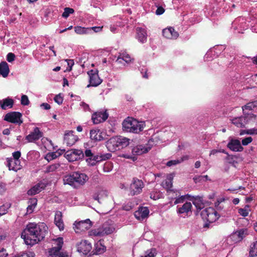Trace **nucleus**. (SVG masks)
I'll use <instances>...</instances> for the list:
<instances>
[{"label":"nucleus","instance_id":"obj_1","mask_svg":"<svg viewBox=\"0 0 257 257\" xmlns=\"http://www.w3.org/2000/svg\"><path fill=\"white\" fill-rule=\"evenodd\" d=\"M48 227L44 223H29L21 233V237L28 245H33L42 241L45 237Z\"/></svg>","mask_w":257,"mask_h":257},{"label":"nucleus","instance_id":"obj_2","mask_svg":"<svg viewBox=\"0 0 257 257\" xmlns=\"http://www.w3.org/2000/svg\"><path fill=\"white\" fill-rule=\"evenodd\" d=\"M88 180V177L86 174L76 172L65 175L63 180L64 184H67L73 188H77L80 185H84Z\"/></svg>","mask_w":257,"mask_h":257},{"label":"nucleus","instance_id":"obj_3","mask_svg":"<svg viewBox=\"0 0 257 257\" xmlns=\"http://www.w3.org/2000/svg\"><path fill=\"white\" fill-rule=\"evenodd\" d=\"M130 144V140L125 137L116 136L109 139L106 142V147L110 152H115L127 147Z\"/></svg>","mask_w":257,"mask_h":257},{"label":"nucleus","instance_id":"obj_4","mask_svg":"<svg viewBox=\"0 0 257 257\" xmlns=\"http://www.w3.org/2000/svg\"><path fill=\"white\" fill-rule=\"evenodd\" d=\"M122 125L123 131L133 133H140L145 126L144 122L129 117L123 120Z\"/></svg>","mask_w":257,"mask_h":257},{"label":"nucleus","instance_id":"obj_5","mask_svg":"<svg viewBox=\"0 0 257 257\" xmlns=\"http://www.w3.org/2000/svg\"><path fill=\"white\" fill-rule=\"evenodd\" d=\"M159 139L157 137H153L150 139L146 145H140L136 146L133 149V153L137 155H141L147 153L154 145H157Z\"/></svg>","mask_w":257,"mask_h":257},{"label":"nucleus","instance_id":"obj_6","mask_svg":"<svg viewBox=\"0 0 257 257\" xmlns=\"http://www.w3.org/2000/svg\"><path fill=\"white\" fill-rule=\"evenodd\" d=\"M255 116L252 113L245 114L243 116L235 117L231 119V122L238 127H244L248 124L251 120L255 119Z\"/></svg>","mask_w":257,"mask_h":257},{"label":"nucleus","instance_id":"obj_7","mask_svg":"<svg viewBox=\"0 0 257 257\" xmlns=\"http://www.w3.org/2000/svg\"><path fill=\"white\" fill-rule=\"evenodd\" d=\"M114 230V227L111 225L104 224L101 227L94 229L90 231V235L102 236L111 234Z\"/></svg>","mask_w":257,"mask_h":257},{"label":"nucleus","instance_id":"obj_8","mask_svg":"<svg viewBox=\"0 0 257 257\" xmlns=\"http://www.w3.org/2000/svg\"><path fill=\"white\" fill-rule=\"evenodd\" d=\"M202 218L209 223L214 222L218 218L217 212L213 207H208L203 209L201 213Z\"/></svg>","mask_w":257,"mask_h":257},{"label":"nucleus","instance_id":"obj_9","mask_svg":"<svg viewBox=\"0 0 257 257\" xmlns=\"http://www.w3.org/2000/svg\"><path fill=\"white\" fill-rule=\"evenodd\" d=\"M145 184L142 180L137 178H133L130 186V194L135 196L140 194L144 187Z\"/></svg>","mask_w":257,"mask_h":257},{"label":"nucleus","instance_id":"obj_10","mask_svg":"<svg viewBox=\"0 0 257 257\" xmlns=\"http://www.w3.org/2000/svg\"><path fill=\"white\" fill-rule=\"evenodd\" d=\"M56 242L57 246L49 250L48 257H67L66 254L60 252L63 243V238L61 237L58 238L56 240Z\"/></svg>","mask_w":257,"mask_h":257},{"label":"nucleus","instance_id":"obj_11","mask_svg":"<svg viewBox=\"0 0 257 257\" xmlns=\"http://www.w3.org/2000/svg\"><path fill=\"white\" fill-rule=\"evenodd\" d=\"M4 120L19 125H21L23 122L22 113L17 111L7 113L5 116Z\"/></svg>","mask_w":257,"mask_h":257},{"label":"nucleus","instance_id":"obj_12","mask_svg":"<svg viewBox=\"0 0 257 257\" xmlns=\"http://www.w3.org/2000/svg\"><path fill=\"white\" fill-rule=\"evenodd\" d=\"M73 225V229L75 232L81 233L89 229L92 226V223L90 220L88 219L79 222H75Z\"/></svg>","mask_w":257,"mask_h":257},{"label":"nucleus","instance_id":"obj_13","mask_svg":"<svg viewBox=\"0 0 257 257\" xmlns=\"http://www.w3.org/2000/svg\"><path fill=\"white\" fill-rule=\"evenodd\" d=\"M98 73L97 70H91L87 72L89 77L90 83L87 87L89 86L96 87L101 84L102 80L100 78Z\"/></svg>","mask_w":257,"mask_h":257},{"label":"nucleus","instance_id":"obj_14","mask_svg":"<svg viewBox=\"0 0 257 257\" xmlns=\"http://www.w3.org/2000/svg\"><path fill=\"white\" fill-rule=\"evenodd\" d=\"M247 234V229H242L232 233L227 239L228 241L236 243L241 241Z\"/></svg>","mask_w":257,"mask_h":257},{"label":"nucleus","instance_id":"obj_15","mask_svg":"<svg viewBox=\"0 0 257 257\" xmlns=\"http://www.w3.org/2000/svg\"><path fill=\"white\" fill-rule=\"evenodd\" d=\"M108 117V114L105 111H100L94 113L92 115V120L94 124H98L104 121Z\"/></svg>","mask_w":257,"mask_h":257},{"label":"nucleus","instance_id":"obj_16","mask_svg":"<svg viewBox=\"0 0 257 257\" xmlns=\"http://www.w3.org/2000/svg\"><path fill=\"white\" fill-rule=\"evenodd\" d=\"M42 137L43 133L40 131L39 127H36L34 128L33 132H31L29 135L26 136V140H27L28 142L32 143L39 140Z\"/></svg>","mask_w":257,"mask_h":257},{"label":"nucleus","instance_id":"obj_17","mask_svg":"<svg viewBox=\"0 0 257 257\" xmlns=\"http://www.w3.org/2000/svg\"><path fill=\"white\" fill-rule=\"evenodd\" d=\"M111 155L110 154H107L101 156H95L92 157L88 158L86 161L88 165L90 166H94L97 163L101 161L107 160L110 158Z\"/></svg>","mask_w":257,"mask_h":257},{"label":"nucleus","instance_id":"obj_18","mask_svg":"<svg viewBox=\"0 0 257 257\" xmlns=\"http://www.w3.org/2000/svg\"><path fill=\"white\" fill-rule=\"evenodd\" d=\"M91 249V244L85 240L81 241L77 244V250L84 254H87Z\"/></svg>","mask_w":257,"mask_h":257},{"label":"nucleus","instance_id":"obj_19","mask_svg":"<svg viewBox=\"0 0 257 257\" xmlns=\"http://www.w3.org/2000/svg\"><path fill=\"white\" fill-rule=\"evenodd\" d=\"M192 204L190 202H185L182 206H177V212L182 216H186L189 213H191Z\"/></svg>","mask_w":257,"mask_h":257},{"label":"nucleus","instance_id":"obj_20","mask_svg":"<svg viewBox=\"0 0 257 257\" xmlns=\"http://www.w3.org/2000/svg\"><path fill=\"white\" fill-rule=\"evenodd\" d=\"M227 148L233 152H242L243 148L240 142L237 139H231L227 144Z\"/></svg>","mask_w":257,"mask_h":257},{"label":"nucleus","instance_id":"obj_21","mask_svg":"<svg viewBox=\"0 0 257 257\" xmlns=\"http://www.w3.org/2000/svg\"><path fill=\"white\" fill-rule=\"evenodd\" d=\"M73 131H69L65 133L64 138V143L69 146L73 145L78 140V138L73 134Z\"/></svg>","mask_w":257,"mask_h":257},{"label":"nucleus","instance_id":"obj_22","mask_svg":"<svg viewBox=\"0 0 257 257\" xmlns=\"http://www.w3.org/2000/svg\"><path fill=\"white\" fill-rule=\"evenodd\" d=\"M149 213V210L147 207H141L135 212L134 215L138 220L142 221L148 216Z\"/></svg>","mask_w":257,"mask_h":257},{"label":"nucleus","instance_id":"obj_23","mask_svg":"<svg viewBox=\"0 0 257 257\" xmlns=\"http://www.w3.org/2000/svg\"><path fill=\"white\" fill-rule=\"evenodd\" d=\"M163 35L169 39H175L179 36V34L172 27L164 29L163 30Z\"/></svg>","mask_w":257,"mask_h":257},{"label":"nucleus","instance_id":"obj_24","mask_svg":"<svg viewBox=\"0 0 257 257\" xmlns=\"http://www.w3.org/2000/svg\"><path fill=\"white\" fill-rule=\"evenodd\" d=\"M7 162V166L10 170L17 171L21 169L20 160H14L13 158H8Z\"/></svg>","mask_w":257,"mask_h":257},{"label":"nucleus","instance_id":"obj_25","mask_svg":"<svg viewBox=\"0 0 257 257\" xmlns=\"http://www.w3.org/2000/svg\"><path fill=\"white\" fill-rule=\"evenodd\" d=\"M46 187V184L43 182H40L35 186H34L31 189L28 191V195H34L40 192L43 190Z\"/></svg>","mask_w":257,"mask_h":257},{"label":"nucleus","instance_id":"obj_26","mask_svg":"<svg viewBox=\"0 0 257 257\" xmlns=\"http://www.w3.org/2000/svg\"><path fill=\"white\" fill-rule=\"evenodd\" d=\"M90 138L95 142L103 140L102 133L98 129H93L90 132Z\"/></svg>","mask_w":257,"mask_h":257},{"label":"nucleus","instance_id":"obj_27","mask_svg":"<svg viewBox=\"0 0 257 257\" xmlns=\"http://www.w3.org/2000/svg\"><path fill=\"white\" fill-rule=\"evenodd\" d=\"M174 176L173 174H169L167 175L166 179L162 182V186L167 191L168 190L172 189L173 186V179Z\"/></svg>","mask_w":257,"mask_h":257},{"label":"nucleus","instance_id":"obj_28","mask_svg":"<svg viewBox=\"0 0 257 257\" xmlns=\"http://www.w3.org/2000/svg\"><path fill=\"white\" fill-rule=\"evenodd\" d=\"M137 38L142 43H144L147 41V35L146 31L142 28H138L137 29Z\"/></svg>","mask_w":257,"mask_h":257},{"label":"nucleus","instance_id":"obj_29","mask_svg":"<svg viewBox=\"0 0 257 257\" xmlns=\"http://www.w3.org/2000/svg\"><path fill=\"white\" fill-rule=\"evenodd\" d=\"M62 217V214L61 212L59 211L56 212L55 216V223L60 230L64 229V224Z\"/></svg>","mask_w":257,"mask_h":257},{"label":"nucleus","instance_id":"obj_30","mask_svg":"<svg viewBox=\"0 0 257 257\" xmlns=\"http://www.w3.org/2000/svg\"><path fill=\"white\" fill-rule=\"evenodd\" d=\"M131 61L132 59L131 56L126 53L123 52L119 54L115 62L118 64L122 63L123 61L128 63L131 62Z\"/></svg>","mask_w":257,"mask_h":257},{"label":"nucleus","instance_id":"obj_31","mask_svg":"<svg viewBox=\"0 0 257 257\" xmlns=\"http://www.w3.org/2000/svg\"><path fill=\"white\" fill-rule=\"evenodd\" d=\"M10 72L8 64L6 62H2L0 63V74L4 78L7 77Z\"/></svg>","mask_w":257,"mask_h":257},{"label":"nucleus","instance_id":"obj_32","mask_svg":"<svg viewBox=\"0 0 257 257\" xmlns=\"http://www.w3.org/2000/svg\"><path fill=\"white\" fill-rule=\"evenodd\" d=\"M257 108V100L252 102H249L246 105L242 106V109L243 114L248 113L246 112L247 110H253Z\"/></svg>","mask_w":257,"mask_h":257},{"label":"nucleus","instance_id":"obj_33","mask_svg":"<svg viewBox=\"0 0 257 257\" xmlns=\"http://www.w3.org/2000/svg\"><path fill=\"white\" fill-rule=\"evenodd\" d=\"M167 196L170 200L175 199L179 196H180L181 192L180 190L172 189L171 190H168L167 191Z\"/></svg>","mask_w":257,"mask_h":257},{"label":"nucleus","instance_id":"obj_34","mask_svg":"<svg viewBox=\"0 0 257 257\" xmlns=\"http://www.w3.org/2000/svg\"><path fill=\"white\" fill-rule=\"evenodd\" d=\"M193 203L198 209H201L204 206L203 199L202 197L196 196L194 197Z\"/></svg>","mask_w":257,"mask_h":257},{"label":"nucleus","instance_id":"obj_35","mask_svg":"<svg viewBox=\"0 0 257 257\" xmlns=\"http://www.w3.org/2000/svg\"><path fill=\"white\" fill-rule=\"evenodd\" d=\"M106 249L105 246L101 244L100 242H98L95 244L94 253L100 254L103 253Z\"/></svg>","mask_w":257,"mask_h":257},{"label":"nucleus","instance_id":"obj_36","mask_svg":"<svg viewBox=\"0 0 257 257\" xmlns=\"http://www.w3.org/2000/svg\"><path fill=\"white\" fill-rule=\"evenodd\" d=\"M11 207V204L10 202H6L0 206V216L7 214Z\"/></svg>","mask_w":257,"mask_h":257},{"label":"nucleus","instance_id":"obj_37","mask_svg":"<svg viewBox=\"0 0 257 257\" xmlns=\"http://www.w3.org/2000/svg\"><path fill=\"white\" fill-rule=\"evenodd\" d=\"M65 156L69 162H74L78 160L77 157H76V155L74 153L72 150L67 151L65 154Z\"/></svg>","mask_w":257,"mask_h":257},{"label":"nucleus","instance_id":"obj_38","mask_svg":"<svg viewBox=\"0 0 257 257\" xmlns=\"http://www.w3.org/2000/svg\"><path fill=\"white\" fill-rule=\"evenodd\" d=\"M74 31L76 33L81 35L89 33L91 31V29L89 28H85L84 27L77 26L74 27Z\"/></svg>","mask_w":257,"mask_h":257},{"label":"nucleus","instance_id":"obj_39","mask_svg":"<svg viewBox=\"0 0 257 257\" xmlns=\"http://www.w3.org/2000/svg\"><path fill=\"white\" fill-rule=\"evenodd\" d=\"M60 165L59 163H55L54 164L50 165L46 167L45 170L46 173L54 172L57 171L60 167Z\"/></svg>","mask_w":257,"mask_h":257},{"label":"nucleus","instance_id":"obj_40","mask_svg":"<svg viewBox=\"0 0 257 257\" xmlns=\"http://www.w3.org/2000/svg\"><path fill=\"white\" fill-rule=\"evenodd\" d=\"M14 101L12 99L7 98L4 100L3 103L1 105L2 109H6L7 107H12Z\"/></svg>","mask_w":257,"mask_h":257},{"label":"nucleus","instance_id":"obj_41","mask_svg":"<svg viewBox=\"0 0 257 257\" xmlns=\"http://www.w3.org/2000/svg\"><path fill=\"white\" fill-rule=\"evenodd\" d=\"M249 253L251 256H257V241L251 246Z\"/></svg>","mask_w":257,"mask_h":257},{"label":"nucleus","instance_id":"obj_42","mask_svg":"<svg viewBox=\"0 0 257 257\" xmlns=\"http://www.w3.org/2000/svg\"><path fill=\"white\" fill-rule=\"evenodd\" d=\"M74 10L70 8H65L64 9V11L62 14V17L64 18H68L70 14L74 13Z\"/></svg>","mask_w":257,"mask_h":257},{"label":"nucleus","instance_id":"obj_43","mask_svg":"<svg viewBox=\"0 0 257 257\" xmlns=\"http://www.w3.org/2000/svg\"><path fill=\"white\" fill-rule=\"evenodd\" d=\"M57 157L58 155L57 152H52L48 153L45 157V159L48 161H50L51 160L56 159V158H57Z\"/></svg>","mask_w":257,"mask_h":257},{"label":"nucleus","instance_id":"obj_44","mask_svg":"<svg viewBox=\"0 0 257 257\" xmlns=\"http://www.w3.org/2000/svg\"><path fill=\"white\" fill-rule=\"evenodd\" d=\"M37 205V200H33L31 204L29 205L27 207V213L30 214L32 213L34 211L35 207Z\"/></svg>","mask_w":257,"mask_h":257},{"label":"nucleus","instance_id":"obj_45","mask_svg":"<svg viewBox=\"0 0 257 257\" xmlns=\"http://www.w3.org/2000/svg\"><path fill=\"white\" fill-rule=\"evenodd\" d=\"M21 103L23 105H28L30 103L28 97L26 95H22L21 97Z\"/></svg>","mask_w":257,"mask_h":257},{"label":"nucleus","instance_id":"obj_46","mask_svg":"<svg viewBox=\"0 0 257 257\" xmlns=\"http://www.w3.org/2000/svg\"><path fill=\"white\" fill-rule=\"evenodd\" d=\"M65 61L67 62L68 67L66 69V71H70L72 70V67L74 64L73 60L72 59H66Z\"/></svg>","mask_w":257,"mask_h":257},{"label":"nucleus","instance_id":"obj_47","mask_svg":"<svg viewBox=\"0 0 257 257\" xmlns=\"http://www.w3.org/2000/svg\"><path fill=\"white\" fill-rule=\"evenodd\" d=\"M186 198V195H180V196H179V197H177L175 199L174 204H177L180 203H183L184 201Z\"/></svg>","mask_w":257,"mask_h":257},{"label":"nucleus","instance_id":"obj_48","mask_svg":"<svg viewBox=\"0 0 257 257\" xmlns=\"http://www.w3.org/2000/svg\"><path fill=\"white\" fill-rule=\"evenodd\" d=\"M73 152L76 155V157L78 160L83 158L84 157V153L82 151L80 150H72Z\"/></svg>","mask_w":257,"mask_h":257},{"label":"nucleus","instance_id":"obj_49","mask_svg":"<svg viewBox=\"0 0 257 257\" xmlns=\"http://www.w3.org/2000/svg\"><path fill=\"white\" fill-rule=\"evenodd\" d=\"M252 141V138L250 137H246L242 140L241 144L243 146H247Z\"/></svg>","mask_w":257,"mask_h":257},{"label":"nucleus","instance_id":"obj_50","mask_svg":"<svg viewBox=\"0 0 257 257\" xmlns=\"http://www.w3.org/2000/svg\"><path fill=\"white\" fill-rule=\"evenodd\" d=\"M155 249H151L150 250H147L146 252V254L144 256L141 257H155Z\"/></svg>","mask_w":257,"mask_h":257},{"label":"nucleus","instance_id":"obj_51","mask_svg":"<svg viewBox=\"0 0 257 257\" xmlns=\"http://www.w3.org/2000/svg\"><path fill=\"white\" fill-rule=\"evenodd\" d=\"M54 101L58 104H61L63 103V98L60 94L56 95L54 97Z\"/></svg>","mask_w":257,"mask_h":257},{"label":"nucleus","instance_id":"obj_52","mask_svg":"<svg viewBox=\"0 0 257 257\" xmlns=\"http://www.w3.org/2000/svg\"><path fill=\"white\" fill-rule=\"evenodd\" d=\"M15 55L13 53H9L7 56V60L9 62H12L15 59Z\"/></svg>","mask_w":257,"mask_h":257},{"label":"nucleus","instance_id":"obj_53","mask_svg":"<svg viewBox=\"0 0 257 257\" xmlns=\"http://www.w3.org/2000/svg\"><path fill=\"white\" fill-rule=\"evenodd\" d=\"M180 161L179 159L175 160H171L168 161L167 163V166L170 167L172 166L176 165L177 164H180Z\"/></svg>","mask_w":257,"mask_h":257},{"label":"nucleus","instance_id":"obj_54","mask_svg":"<svg viewBox=\"0 0 257 257\" xmlns=\"http://www.w3.org/2000/svg\"><path fill=\"white\" fill-rule=\"evenodd\" d=\"M238 213L242 216L246 217L248 214V212L246 209L240 208L238 210Z\"/></svg>","mask_w":257,"mask_h":257},{"label":"nucleus","instance_id":"obj_55","mask_svg":"<svg viewBox=\"0 0 257 257\" xmlns=\"http://www.w3.org/2000/svg\"><path fill=\"white\" fill-rule=\"evenodd\" d=\"M194 181L195 183L204 181V177L202 176H195L193 178Z\"/></svg>","mask_w":257,"mask_h":257},{"label":"nucleus","instance_id":"obj_56","mask_svg":"<svg viewBox=\"0 0 257 257\" xmlns=\"http://www.w3.org/2000/svg\"><path fill=\"white\" fill-rule=\"evenodd\" d=\"M13 159L19 160V158L21 157V152L19 151L15 152L13 153Z\"/></svg>","mask_w":257,"mask_h":257},{"label":"nucleus","instance_id":"obj_57","mask_svg":"<svg viewBox=\"0 0 257 257\" xmlns=\"http://www.w3.org/2000/svg\"><path fill=\"white\" fill-rule=\"evenodd\" d=\"M248 135H257V128H252L248 129Z\"/></svg>","mask_w":257,"mask_h":257},{"label":"nucleus","instance_id":"obj_58","mask_svg":"<svg viewBox=\"0 0 257 257\" xmlns=\"http://www.w3.org/2000/svg\"><path fill=\"white\" fill-rule=\"evenodd\" d=\"M80 105L83 107V109L85 111L89 110L90 109L89 105L84 102H81L80 103Z\"/></svg>","mask_w":257,"mask_h":257},{"label":"nucleus","instance_id":"obj_59","mask_svg":"<svg viewBox=\"0 0 257 257\" xmlns=\"http://www.w3.org/2000/svg\"><path fill=\"white\" fill-rule=\"evenodd\" d=\"M40 106L45 110H48L51 108L50 105L47 103H43L40 105Z\"/></svg>","mask_w":257,"mask_h":257},{"label":"nucleus","instance_id":"obj_60","mask_svg":"<svg viewBox=\"0 0 257 257\" xmlns=\"http://www.w3.org/2000/svg\"><path fill=\"white\" fill-rule=\"evenodd\" d=\"M6 190V185L3 183L0 184V194H3Z\"/></svg>","mask_w":257,"mask_h":257},{"label":"nucleus","instance_id":"obj_61","mask_svg":"<svg viewBox=\"0 0 257 257\" xmlns=\"http://www.w3.org/2000/svg\"><path fill=\"white\" fill-rule=\"evenodd\" d=\"M8 255V253L4 248H2L0 250V257H6Z\"/></svg>","mask_w":257,"mask_h":257},{"label":"nucleus","instance_id":"obj_62","mask_svg":"<svg viewBox=\"0 0 257 257\" xmlns=\"http://www.w3.org/2000/svg\"><path fill=\"white\" fill-rule=\"evenodd\" d=\"M164 11H165L164 9L163 8L159 7L157 9V10L156 11V14L157 15H160L163 14L164 13Z\"/></svg>","mask_w":257,"mask_h":257},{"label":"nucleus","instance_id":"obj_63","mask_svg":"<svg viewBox=\"0 0 257 257\" xmlns=\"http://www.w3.org/2000/svg\"><path fill=\"white\" fill-rule=\"evenodd\" d=\"M85 155L86 157H87L88 158L92 157L94 156L93 155L92 153H91V150H86L85 151Z\"/></svg>","mask_w":257,"mask_h":257},{"label":"nucleus","instance_id":"obj_64","mask_svg":"<svg viewBox=\"0 0 257 257\" xmlns=\"http://www.w3.org/2000/svg\"><path fill=\"white\" fill-rule=\"evenodd\" d=\"M133 208V206L131 204H126L123 206L122 208L124 210L129 211Z\"/></svg>","mask_w":257,"mask_h":257}]
</instances>
